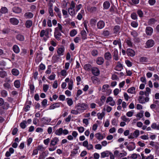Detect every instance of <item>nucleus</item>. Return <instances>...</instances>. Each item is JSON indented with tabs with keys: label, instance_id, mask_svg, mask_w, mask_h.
I'll use <instances>...</instances> for the list:
<instances>
[{
	"label": "nucleus",
	"instance_id": "29",
	"mask_svg": "<svg viewBox=\"0 0 159 159\" xmlns=\"http://www.w3.org/2000/svg\"><path fill=\"white\" fill-rule=\"evenodd\" d=\"M68 12L70 15L72 16H73L75 15L74 9H71V8H69L68 9Z\"/></svg>",
	"mask_w": 159,
	"mask_h": 159
},
{
	"label": "nucleus",
	"instance_id": "14",
	"mask_svg": "<svg viewBox=\"0 0 159 159\" xmlns=\"http://www.w3.org/2000/svg\"><path fill=\"white\" fill-rule=\"evenodd\" d=\"M104 62L103 58L101 57H98L96 60V63L98 65H101L103 64Z\"/></svg>",
	"mask_w": 159,
	"mask_h": 159
},
{
	"label": "nucleus",
	"instance_id": "4",
	"mask_svg": "<svg viewBox=\"0 0 159 159\" xmlns=\"http://www.w3.org/2000/svg\"><path fill=\"white\" fill-rule=\"evenodd\" d=\"M32 102L30 101H27L24 107V109L25 112H27L29 110L30 107V105H31Z\"/></svg>",
	"mask_w": 159,
	"mask_h": 159
},
{
	"label": "nucleus",
	"instance_id": "56",
	"mask_svg": "<svg viewBox=\"0 0 159 159\" xmlns=\"http://www.w3.org/2000/svg\"><path fill=\"white\" fill-rule=\"evenodd\" d=\"M38 151H42L45 150V149L43 148L42 145H40L38 146L37 148Z\"/></svg>",
	"mask_w": 159,
	"mask_h": 159
},
{
	"label": "nucleus",
	"instance_id": "52",
	"mask_svg": "<svg viewBox=\"0 0 159 159\" xmlns=\"http://www.w3.org/2000/svg\"><path fill=\"white\" fill-rule=\"evenodd\" d=\"M130 34L133 37L138 36V33L135 30H133V31H131L130 32Z\"/></svg>",
	"mask_w": 159,
	"mask_h": 159
},
{
	"label": "nucleus",
	"instance_id": "26",
	"mask_svg": "<svg viewBox=\"0 0 159 159\" xmlns=\"http://www.w3.org/2000/svg\"><path fill=\"white\" fill-rule=\"evenodd\" d=\"M12 10L13 12L16 13H20L21 11V10L20 8L16 7H14Z\"/></svg>",
	"mask_w": 159,
	"mask_h": 159
},
{
	"label": "nucleus",
	"instance_id": "53",
	"mask_svg": "<svg viewBox=\"0 0 159 159\" xmlns=\"http://www.w3.org/2000/svg\"><path fill=\"white\" fill-rule=\"evenodd\" d=\"M121 19L120 18L117 17L115 19V21L117 24H120L121 23Z\"/></svg>",
	"mask_w": 159,
	"mask_h": 159
},
{
	"label": "nucleus",
	"instance_id": "41",
	"mask_svg": "<svg viewBox=\"0 0 159 159\" xmlns=\"http://www.w3.org/2000/svg\"><path fill=\"white\" fill-rule=\"evenodd\" d=\"M14 85L17 88H18L20 86V84L19 80H16L14 82Z\"/></svg>",
	"mask_w": 159,
	"mask_h": 159
},
{
	"label": "nucleus",
	"instance_id": "32",
	"mask_svg": "<svg viewBox=\"0 0 159 159\" xmlns=\"http://www.w3.org/2000/svg\"><path fill=\"white\" fill-rule=\"evenodd\" d=\"M24 16L27 18H31L33 17V14L31 12H28L25 13Z\"/></svg>",
	"mask_w": 159,
	"mask_h": 159
},
{
	"label": "nucleus",
	"instance_id": "50",
	"mask_svg": "<svg viewBox=\"0 0 159 159\" xmlns=\"http://www.w3.org/2000/svg\"><path fill=\"white\" fill-rule=\"evenodd\" d=\"M3 105V106H2V108L3 109L7 110L9 107V104L7 102H4Z\"/></svg>",
	"mask_w": 159,
	"mask_h": 159
},
{
	"label": "nucleus",
	"instance_id": "24",
	"mask_svg": "<svg viewBox=\"0 0 159 159\" xmlns=\"http://www.w3.org/2000/svg\"><path fill=\"white\" fill-rule=\"evenodd\" d=\"M13 51L16 53H18L19 52L20 50L19 47L16 45H14L12 48Z\"/></svg>",
	"mask_w": 159,
	"mask_h": 159
},
{
	"label": "nucleus",
	"instance_id": "33",
	"mask_svg": "<svg viewBox=\"0 0 159 159\" xmlns=\"http://www.w3.org/2000/svg\"><path fill=\"white\" fill-rule=\"evenodd\" d=\"M11 73L12 74L15 76H17L19 74V70L16 69H13L11 70Z\"/></svg>",
	"mask_w": 159,
	"mask_h": 159
},
{
	"label": "nucleus",
	"instance_id": "43",
	"mask_svg": "<svg viewBox=\"0 0 159 159\" xmlns=\"http://www.w3.org/2000/svg\"><path fill=\"white\" fill-rule=\"evenodd\" d=\"M98 118L100 120H102V118L105 115V113L103 112L102 113H98Z\"/></svg>",
	"mask_w": 159,
	"mask_h": 159
},
{
	"label": "nucleus",
	"instance_id": "27",
	"mask_svg": "<svg viewBox=\"0 0 159 159\" xmlns=\"http://www.w3.org/2000/svg\"><path fill=\"white\" fill-rule=\"evenodd\" d=\"M110 6V4L108 1H105L103 4L104 9H107L109 8Z\"/></svg>",
	"mask_w": 159,
	"mask_h": 159
},
{
	"label": "nucleus",
	"instance_id": "51",
	"mask_svg": "<svg viewBox=\"0 0 159 159\" xmlns=\"http://www.w3.org/2000/svg\"><path fill=\"white\" fill-rule=\"evenodd\" d=\"M66 99L68 100L67 102L68 105L69 106H71L73 104L72 99L71 98H67Z\"/></svg>",
	"mask_w": 159,
	"mask_h": 159
},
{
	"label": "nucleus",
	"instance_id": "30",
	"mask_svg": "<svg viewBox=\"0 0 159 159\" xmlns=\"http://www.w3.org/2000/svg\"><path fill=\"white\" fill-rule=\"evenodd\" d=\"M79 148H77L74 149L71 152L70 156H75L77 153H78V150Z\"/></svg>",
	"mask_w": 159,
	"mask_h": 159
},
{
	"label": "nucleus",
	"instance_id": "61",
	"mask_svg": "<svg viewBox=\"0 0 159 159\" xmlns=\"http://www.w3.org/2000/svg\"><path fill=\"white\" fill-rule=\"evenodd\" d=\"M131 18L133 20H136L137 19V16L136 14L135 13H133L131 14Z\"/></svg>",
	"mask_w": 159,
	"mask_h": 159
},
{
	"label": "nucleus",
	"instance_id": "58",
	"mask_svg": "<svg viewBox=\"0 0 159 159\" xmlns=\"http://www.w3.org/2000/svg\"><path fill=\"white\" fill-rule=\"evenodd\" d=\"M139 134V130H135L134 133V135L135 137L137 138Z\"/></svg>",
	"mask_w": 159,
	"mask_h": 159
},
{
	"label": "nucleus",
	"instance_id": "7",
	"mask_svg": "<svg viewBox=\"0 0 159 159\" xmlns=\"http://www.w3.org/2000/svg\"><path fill=\"white\" fill-rule=\"evenodd\" d=\"M76 106L77 107H80L82 109V110L84 111L87 109L88 107V105L84 103H78Z\"/></svg>",
	"mask_w": 159,
	"mask_h": 159
},
{
	"label": "nucleus",
	"instance_id": "36",
	"mask_svg": "<svg viewBox=\"0 0 159 159\" xmlns=\"http://www.w3.org/2000/svg\"><path fill=\"white\" fill-rule=\"evenodd\" d=\"M95 137L98 139L99 140L103 139L104 138L102 134L99 133L95 134Z\"/></svg>",
	"mask_w": 159,
	"mask_h": 159
},
{
	"label": "nucleus",
	"instance_id": "25",
	"mask_svg": "<svg viewBox=\"0 0 159 159\" xmlns=\"http://www.w3.org/2000/svg\"><path fill=\"white\" fill-rule=\"evenodd\" d=\"M63 132V128H60L56 130L55 132V134L57 135L60 136L62 134Z\"/></svg>",
	"mask_w": 159,
	"mask_h": 159
},
{
	"label": "nucleus",
	"instance_id": "54",
	"mask_svg": "<svg viewBox=\"0 0 159 159\" xmlns=\"http://www.w3.org/2000/svg\"><path fill=\"white\" fill-rule=\"evenodd\" d=\"M92 55L93 56H97L98 54V52L97 50H93L91 52Z\"/></svg>",
	"mask_w": 159,
	"mask_h": 159
},
{
	"label": "nucleus",
	"instance_id": "48",
	"mask_svg": "<svg viewBox=\"0 0 159 159\" xmlns=\"http://www.w3.org/2000/svg\"><path fill=\"white\" fill-rule=\"evenodd\" d=\"M110 33L109 31L108 30H104L103 31L102 35L105 37L108 36L110 34Z\"/></svg>",
	"mask_w": 159,
	"mask_h": 159
},
{
	"label": "nucleus",
	"instance_id": "49",
	"mask_svg": "<svg viewBox=\"0 0 159 159\" xmlns=\"http://www.w3.org/2000/svg\"><path fill=\"white\" fill-rule=\"evenodd\" d=\"M131 25L134 28H136L138 25V24L135 21H133L131 23Z\"/></svg>",
	"mask_w": 159,
	"mask_h": 159
},
{
	"label": "nucleus",
	"instance_id": "63",
	"mask_svg": "<svg viewBox=\"0 0 159 159\" xmlns=\"http://www.w3.org/2000/svg\"><path fill=\"white\" fill-rule=\"evenodd\" d=\"M59 57L57 55L53 56L52 57V59L53 61L55 62L57 61L58 59L59 58Z\"/></svg>",
	"mask_w": 159,
	"mask_h": 159
},
{
	"label": "nucleus",
	"instance_id": "38",
	"mask_svg": "<svg viewBox=\"0 0 159 159\" xmlns=\"http://www.w3.org/2000/svg\"><path fill=\"white\" fill-rule=\"evenodd\" d=\"M151 128L154 129L159 130V124L157 125L156 123H153L151 126Z\"/></svg>",
	"mask_w": 159,
	"mask_h": 159
},
{
	"label": "nucleus",
	"instance_id": "55",
	"mask_svg": "<svg viewBox=\"0 0 159 159\" xmlns=\"http://www.w3.org/2000/svg\"><path fill=\"white\" fill-rule=\"evenodd\" d=\"M121 119L123 121L125 122H129L130 120L129 119L127 118L125 116H122L121 117Z\"/></svg>",
	"mask_w": 159,
	"mask_h": 159
},
{
	"label": "nucleus",
	"instance_id": "44",
	"mask_svg": "<svg viewBox=\"0 0 159 159\" xmlns=\"http://www.w3.org/2000/svg\"><path fill=\"white\" fill-rule=\"evenodd\" d=\"M97 7H89V10L91 12H94L96 11L97 10Z\"/></svg>",
	"mask_w": 159,
	"mask_h": 159
},
{
	"label": "nucleus",
	"instance_id": "22",
	"mask_svg": "<svg viewBox=\"0 0 159 159\" xmlns=\"http://www.w3.org/2000/svg\"><path fill=\"white\" fill-rule=\"evenodd\" d=\"M64 51V48H59L57 51V53H58L59 56L63 55Z\"/></svg>",
	"mask_w": 159,
	"mask_h": 159
},
{
	"label": "nucleus",
	"instance_id": "23",
	"mask_svg": "<svg viewBox=\"0 0 159 159\" xmlns=\"http://www.w3.org/2000/svg\"><path fill=\"white\" fill-rule=\"evenodd\" d=\"M104 58L105 59L109 60L111 58V55L109 52H107L104 54Z\"/></svg>",
	"mask_w": 159,
	"mask_h": 159
},
{
	"label": "nucleus",
	"instance_id": "59",
	"mask_svg": "<svg viewBox=\"0 0 159 159\" xmlns=\"http://www.w3.org/2000/svg\"><path fill=\"white\" fill-rule=\"evenodd\" d=\"M47 102L48 101L46 99H43L41 102L42 106L43 107H45L47 104Z\"/></svg>",
	"mask_w": 159,
	"mask_h": 159
},
{
	"label": "nucleus",
	"instance_id": "15",
	"mask_svg": "<svg viewBox=\"0 0 159 159\" xmlns=\"http://www.w3.org/2000/svg\"><path fill=\"white\" fill-rule=\"evenodd\" d=\"M113 57L114 59L116 61H117L119 59L118 51L116 49H114Z\"/></svg>",
	"mask_w": 159,
	"mask_h": 159
},
{
	"label": "nucleus",
	"instance_id": "31",
	"mask_svg": "<svg viewBox=\"0 0 159 159\" xmlns=\"http://www.w3.org/2000/svg\"><path fill=\"white\" fill-rule=\"evenodd\" d=\"M81 34L83 39H87V33L84 30H83L81 31Z\"/></svg>",
	"mask_w": 159,
	"mask_h": 159
},
{
	"label": "nucleus",
	"instance_id": "39",
	"mask_svg": "<svg viewBox=\"0 0 159 159\" xmlns=\"http://www.w3.org/2000/svg\"><path fill=\"white\" fill-rule=\"evenodd\" d=\"M148 58L144 57H142L139 59V61L141 62H146L148 61Z\"/></svg>",
	"mask_w": 159,
	"mask_h": 159
},
{
	"label": "nucleus",
	"instance_id": "35",
	"mask_svg": "<svg viewBox=\"0 0 159 159\" xmlns=\"http://www.w3.org/2000/svg\"><path fill=\"white\" fill-rule=\"evenodd\" d=\"M32 25V21L29 20L26 21L25 23V26L26 28H30Z\"/></svg>",
	"mask_w": 159,
	"mask_h": 159
},
{
	"label": "nucleus",
	"instance_id": "16",
	"mask_svg": "<svg viewBox=\"0 0 159 159\" xmlns=\"http://www.w3.org/2000/svg\"><path fill=\"white\" fill-rule=\"evenodd\" d=\"M114 33L115 34H117L119 33L120 32V27L119 25H115L113 28Z\"/></svg>",
	"mask_w": 159,
	"mask_h": 159
},
{
	"label": "nucleus",
	"instance_id": "3",
	"mask_svg": "<svg viewBox=\"0 0 159 159\" xmlns=\"http://www.w3.org/2000/svg\"><path fill=\"white\" fill-rule=\"evenodd\" d=\"M59 141V139L57 137H54L51 140L50 144V146L51 147V146H54L57 144Z\"/></svg>",
	"mask_w": 159,
	"mask_h": 159
},
{
	"label": "nucleus",
	"instance_id": "21",
	"mask_svg": "<svg viewBox=\"0 0 159 159\" xmlns=\"http://www.w3.org/2000/svg\"><path fill=\"white\" fill-rule=\"evenodd\" d=\"M19 22L18 20L15 18H11V23L13 25H17Z\"/></svg>",
	"mask_w": 159,
	"mask_h": 159
},
{
	"label": "nucleus",
	"instance_id": "8",
	"mask_svg": "<svg viewBox=\"0 0 159 159\" xmlns=\"http://www.w3.org/2000/svg\"><path fill=\"white\" fill-rule=\"evenodd\" d=\"M105 25L104 22L102 20L99 21L97 24L98 28L99 29H101L103 28Z\"/></svg>",
	"mask_w": 159,
	"mask_h": 159
},
{
	"label": "nucleus",
	"instance_id": "11",
	"mask_svg": "<svg viewBox=\"0 0 159 159\" xmlns=\"http://www.w3.org/2000/svg\"><path fill=\"white\" fill-rule=\"evenodd\" d=\"M57 28H56L54 32V36L57 39H60V37L61 35V33L58 30H57Z\"/></svg>",
	"mask_w": 159,
	"mask_h": 159
},
{
	"label": "nucleus",
	"instance_id": "5",
	"mask_svg": "<svg viewBox=\"0 0 159 159\" xmlns=\"http://www.w3.org/2000/svg\"><path fill=\"white\" fill-rule=\"evenodd\" d=\"M126 53L128 56L133 57L135 55V52L134 50L131 48H128L127 49Z\"/></svg>",
	"mask_w": 159,
	"mask_h": 159
},
{
	"label": "nucleus",
	"instance_id": "37",
	"mask_svg": "<svg viewBox=\"0 0 159 159\" xmlns=\"http://www.w3.org/2000/svg\"><path fill=\"white\" fill-rule=\"evenodd\" d=\"M84 69L87 71H89L92 69V66L89 64H87L84 66Z\"/></svg>",
	"mask_w": 159,
	"mask_h": 159
},
{
	"label": "nucleus",
	"instance_id": "10",
	"mask_svg": "<svg viewBox=\"0 0 159 159\" xmlns=\"http://www.w3.org/2000/svg\"><path fill=\"white\" fill-rule=\"evenodd\" d=\"M154 41L152 39H149L147 41L146 43V44L148 48L152 47L154 45Z\"/></svg>",
	"mask_w": 159,
	"mask_h": 159
},
{
	"label": "nucleus",
	"instance_id": "46",
	"mask_svg": "<svg viewBox=\"0 0 159 159\" xmlns=\"http://www.w3.org/2000/svg\"><path fill=\"white\" fill-rule=\"evenodd\" d=\"M77 34V31L75 29L72 30L70 33V35L71 37L75 36Z\"/></svg>",
	"mask_w": 159,
	"mask_h": 159
},
{
	"label": "nucleus",
	"instance_id": "17",
	"mask_svg": "<svg viewBox=\"0 0 159 159\" xmlns=\"http://www.w3.org/2000/svg\"><path fill=\"white\" fill-rule=\"evenodd\" d=\"M109 151H106L102 152L101 153V158H104L105 157H109L108 153H109Z\"/></svg>",
	"mask_w": 159,
	"mask_h": 159
},
{
	"label": "nucleus",
	"instance_id": "40",
	"mask_svg": "<svg viewBox=\"0 0 159 159\" xmlns=\"http://www.w3.org/2000/svg\"><path fill=\"white\" fill-rule=\"evenodd\" d=\"M27 123V121L25 120H23L20 124V126L23 129L25 128L26 127V124Z\"/></svg>",
	"mask_w": 159,
	"mask_h": 159
},
{
	"label": "nucleus",
	"instance_id": "64",
	"mask_svg": "<svg viewBox=\"0 0 159 159\" xmlns=\"http://www.w3.org/2000/svg\"><path fill=\"white\" fill-rule=\"evenodd\" d=\"M93 156L94 159H98L100 157L99 154L97 153H94Z\"/></svg>",
	"mask_w": 159,
	"mask_h": 159
},
{
	"label": "nucleus",
	"instance_id": "20",
	"mask_svg": "<svg viewBox=\"0 0 159 159\" xmlns=\"http://www.w3.org/2000/svg\"><path fill=\"white\" fill-rule=\"evenodd\" d=\"M125 42L127 43L128 46L130 47H133V43L131 41V39L128 38L125 40Z\"/></svg>",
	"mask_w": 159,
	"mask_h": 159
},
{
	"label": "nucleus",
	"instance_id": "62",
	"mask_svg": "<svg viewBox=\"0 0 159 159\" xmlns=\"http://www.w3.org/2000/svg\"><path fill=\"white\" fill-rule=\"evenodd\" d=\"M156 1L155 0H149L148 2L151 6L153 5L156 3Z\"/></svg>",
	"mask_w": 159,
	"mask_h": 159
},
{
	"label": "nucleus",
	"instance_id": "57",
	"mask_svg": "<svg viewBox=\"0 0 159 159\" xmlns=\"http://www.w3.org/2000/svg\"><path fill=\"white\" fill-rule=\"evenodd\" d=\"M2 96L6 97L7 95V92L5 90H2L1 92Z\"/></svg>",
	"mask_w": 159,
	"mask_h": 159
},
{
	"label": "nucleus",
	"instance_id": "1",
	"mask_svg": "<svg viewBox=\"0 0 159 159\" xmlns=\"http://www.w3.org/2000/svg\"><path fill=\"white\" fill-rule=\"evenodd\" d=\"M151 90H146L144 91H140L139 94L141 95H144L146 97L145 98V100L146 102H148L149 100V98L148 97L149 94L151 93Z\"/></svg>",
	"mask_w": 159,
	"mask_h": 159
},
{
	"label": "nucleus",
	"instance_id": "28",
	"mask_svg": "<svg viewBox=\"0 0 159 159\" xmlns=\"http://www.w3.org/2000/svg\"><path fill=\"white\" fill-rule=\"evenodd\" d=\"M16 38L17 40L20 41H23L25 39L24 36L20 34L17 35L16 36Z\"/></svg>",
	"mask_w": 159,
	"mask_h": 159
},
{
	"label": "nucleus",
	"instance_id": "60",
	"mask_svg": "<svg viewBox=\"0 0 159 159\" xmlns=\"http://www.w3.org/2000/svg\"><path fill=\"white\" fill-rule=\"evenodd\" d=\"M61 75L64 76H66L67 75L66 71L65 70H62L61 72Z\"/></svg>",
	"mask_w": 159,
	"mask_h": 159
},
{
	"label": "nucleus",
	"instance_id": "45",
	"mask_svg": "<svg viewBox=\"0 0 159 159\" xmlns=\"http://www.w3.org/2000/svg\"><path fill=\"white\" fill-rule=\"evenodd\" d=\"M7 75V73L4 71H0V77L1 78H4Z\"/></svg>",
	"mask_w": 159,
	"mask_h": 159
},
{
	"label": "nucleus",
	"instance_id": "2",
	"mask_svg": "<svg viewBox=\"0 0 159 159\" xmlns=\"http://www.w3.org/2000/svg\"><path fill=\"white\" fill-rule=\"evenodd\" d=\"M130 144L129 145H127L126 146L127 148L129 151H131L134 150L135 148V144L133 142L129 143Z\"/></svg>",
	"mask_w": 159,
	"mask_h": 159
},
{
	"label": "nucleus",
	"instance_id": "34",
	"mask_svg": "<svg viewBox=\"0 0 159 159\" xmlns=\"http://www.w3.org/2000/svg\"><path fill=\"white\" fill-rule=\"evenodd\" d=\"M113 44L114 45H117V44L118 45L119 48L120 49L121 47V44L120 41V40H115L113 42Z\"/></svg>",
	"mask_w": 159,
	"mask_h": 159
},
{
	"label": "nucleus",
	"instance_id": "47",
	"mask_svg": "<svg viewBox=\"0 0 159 159\" xmlns=\"http://www.w3.org/2000/svg\"><path fill=\"white\" fill-rule=\"evenodd\" d=\"M0 11L2 14H5L7 12L8 10L7 8L5 7H2Z\"/></svg>",
	"mask_w": 159,
	"mask_h": 159
},
{
	"label": "nucleus",
	"instance_id": "19",
	"mask_svg": "<svg viewBox=\"0 0 159 159\" xmlns=\"http://www.w3.org/2000/svg\"><path fill=\"white\" fill-rule=\"evenodd\" d=\"M5 82V83L3 84L4 87L6 89H9L10 85V80L9 79H6Z\"/></svg>",
	"mask_w": 159,
	"mask_h": 159
},
{
	"label": "nucleus",
	"instance_id": "6",
	"mask_svg": "<svg viewBox=\"0 0 159 159\" xmlns=\"http://www.w3.org/2000/svg\"><path fill=\"white\" fill-rule=\"evenodd\" d=\"M66 82H68V88L69 89H72L73 82L72 80H69V78H66L65 80Z\"/></svg>",
	"mask_w": 159,
	"mask_h": 159
},
{
	"label": "nucleus",
	"instance_id": "42",
	"mask_svg": "<svg viewBox=\"0 0 159 159\" xmlns=\"http://www.w3.org/2000/svg\"><path fill=\"white\" fill-rule=\"evenodd\" d=\"M43 120H44V124L46 125H48L51 119L50 118H45L44 117L43 118Z\"/></svg>",
	"mask_w": 159,
	"mask_h": 159
},
{
	"label": "nucleus",
	"instance_id": "13",
	"mask_svg": "<svg viewBox=\"0 0 159 159\" xmlns=\"http://www.w3.org/2000/svg\"><path fill=\"white\" fill-rule=\"evenodd\" d=\"M61 104V102H57L51 105L49 107L50 109H53L55 108L60 107V104Z\"/></svg>",
	"mask_w": 159,
	"mask_h": 159
},
{
	"label": "nucleus",
	"instance_id": "12",
	"mask_svg": "<svg viewBox=\"0 0 159 159\" xmlns=\"http://www.w3.org/2000/svg\"><path fill=\"white\" fill-rule=\"evenodd\" d=\"M153 29L150 27H147L146 29V33L148 35H151L153 32Z\"/></svg>",
	"mask_w": 159,
	"mask_h": 159
},
{
	"label": "nucleus",
	"instance_id": "9",
	"mask_svg": "<svg viewBox=\"0 0 159 159\" xmlns=\"http://www.w3.org/2000/svg\"><path fill=\"white\" fill-rule=\"evenodd\" d=\"M92 73L96 76L100 74V71L97 68H93L92 69Z\"/></svg>",
	"mask_w": 159,
	"mask_h": 159
},
{
	"label": "nucleus",
	"instance_id": "18",
	"mask_svg": "<svg viewBox=\"0 0 159 159\" xmlns=\"http://www.w3.org/2000/svg\"><path fill=\"white\" fill-rule=\"evenodd\" d=\"M123 66L120 63V62H118V65L115 68V70H116L120 71L122 69H123Z\"/></svg>",
	"mask_w": 159,
	"mask_h": 159
}]
</instances>
